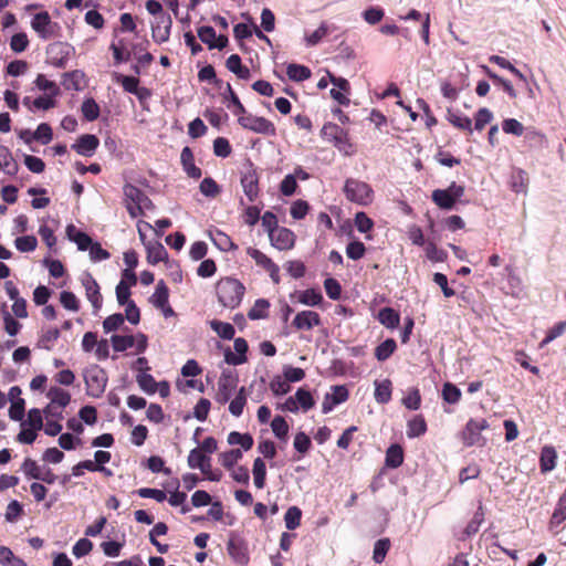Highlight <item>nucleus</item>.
Listing matches in <instances>:
<instances>
[{
	"instance_id": "54",
	"label": "nucleus",
	"mask_w": 566,
	"mask_h": 566,
	"mask_svg": "<svg viewBox=\"0 0 566 566\" xmlns=\"http://www.w3.org/2000/svg\"><path fill=\"white\" fill-rule=\"evenodd\" d=\"M390 548V541L388 538H380L375 543L373 559L375 563L380 564L384 562Z\"/></svg>"
},
{
	"instance_id": "12",
	"label": "nucleus",
	"mask_w": 566,
	"mask_h": 566,
	"mask_svg": "<svg viewBox=\"0 0 566 566\" xmlns=\"http://www.w3.org/2000/svg\"><path fill=\"white\" fill-rule=\"evenodd\" d=\"M81 282L85 289L86 297L91 302L94 312L96 313L97 311L101 310L103 304V297L99 292V285L90 273H84L82 275Z\"/></svg>"
},
{
	"instance_id": "62",
	"label": "nucleus",
	"mask_w": 566,
	"mask_h": 566,
	"mask_svg": "<svg viewBox=\"0 0 566 566\" xmlns=\"http://www.w3.org/2000/svg\"><path fill=\"white\" fill-rule=\"evenodd\" d=\"M442 397L449 403H457L461 398V391L455 385L446 382L442 388Z\"/></svg>"
},
{
	"instance_id": "36",
	"label": "nucleus",
	"mask_w": 566,
	"mask_h": 566,
	"mask_svg": "<svg viewBox=\"0 0 566 566\" xmlns=\"http://www.w3.org/2000/svg\"><path fill=\"white\" fill-rule=\"evenodd\" d=\"M447 118L454 127L472 133V120L470 117L448 109Z\"/></svg>"
},
{
	"instance_id": "56",
	"label": "nucleus",
	"mask_w": 566,
	"mask_h": 566,
	"mask_svg": "<svg viewBox=\"0 0 566 566\" xmlns=\"http://www.w3.org/2000/svg\"><path fill=\"white\" fill-rule=\"evenodd\" d=\"M125 322V317L120 313H115L106 317L103 322V329L105 333L117 331Z\"/></svg>"
},
{
	"instance_id": "39",
	"label": "nucleus",
	"mask_w": 566,
	"mask_h": 566,
	"mask_svg": "<svg viewBox=\"0 0 566 566\" xmlns=\"http://www.w3.org/2000/svg\"><path fill=\"white\" fill-rule=\"evenodd\" d=\"M490 62L499 65L502 69H505V70L510 71L521 82H523L525 85H527L526 76L518 69H516L510 61H507L506 59H504V57H502L500 55H492L490 57Z\"/></svg>"
},
{
	"instance_id": "10",
	"label": "nucleus",
	"mask_w": 566,
	"mask_h": 566,
	"mask_svg": "<svg viewBox=\"0 0 566 566\" xmlns=\"http://www.w3.org/2000/svg\"><path fill=\"white\" fill-rule=\"evenodd\" d=\"M488 428L485 419H470L462 431L463 443L467 447L478 444L482 439L481 432Z\"/></svg>"
},
{
	"instance_id": "13",
	"label": "nucleus",
	"mask_w": 566,
	"mask_h": 566,
	"mask_svg": "<svg viewBox=\"0 0 566 566\" xmlns=\"http://www.w3.org/2000/svg\"><path fill=\"white\" fill-rule=\"evenodd\" d=\"M269 238L271 245L280 251L291 250L295 244L294 232L285 227H281L271 233Z\"/></svg>"
},
{
	"instance_id": "29",
	"label": "nucleus",
	"mask_w": 566,
	"mask_h": 566,
	"mask_svg": "<svg viewBox=\"0 0 566 566\" xmlns=\"http://www.w3.org/2000/svg\"><path fill=\"white\" fill-rule=\"evenodd\" d=\"M46 397L50 399V403H53V406L62 409L65 408L71 401V395L59 387H51L46 394Z\"/></svg>"
},
{
	"instance_id": "43",
	"label": "nucleus",
	"mask_w": 566,
	"mask_h": 566,
	"mask_svg": "<svg viewBox=\"0 0 566 566\" xmlns=\"http://www.w3.org/2000/svg\"><path fill=\"white\" fill-rule=\"evenodd\" d=\"M210 326L220 338L230 340L234 337L235 331L230 323L213 319L210 322Z\"/></svg>"
},
{
	"instance_id": "58",
	"label": "nucleus",
	"mask_w": 566,
	"mask_h": 566,
	"mask_svg": "<svg viewBox=\"0 0 566 566\" xmlns=\"http://www.w3.org/2000/svg\"><path fill=\"white\" fill-rule=\"evenodd\" d=\"M33 137L42 145H48L53 138L51 126L46 123L40 124L36 130L33 133Z\"/></svg>"
},
{
	"instance_id": "27",
	"label": "nucleus",
	"mask_w": 566,
	"mask_h": 566,
	"mask_svg": "<svg viewBox=\"0 0 566 566\" xmlns=\"http://www.w3.org/2000/svg\"><path fill=\"white\" fill-rule=\"evenodd\" d=\"M146 250L147 261L150 264H157L164 261L168 255L165 247L158 241L148 242L146 244Z\"/></svg>"
},
{
	"instance_id": "40",
	"label": "nucleus",
	"mask_w": 566,
	"mask_h": 566,
	"mask_svg": "<svg viewBox=\"0 0 566 566\" xmlns=\"http://www.w3.org/2000/svg\"><path fill=\"white\" fill-rule=\"evenodd\" d=\"M396 348L397 344L395 339L388 338L376 347L375 356L379 361H385L394 354Z\"/></svg>"
},
{
	"instance_id": "23",
	"label": "nucleus",
	"mask_w": 566,
	"mask_h": 566,
	"mask_svg": "<svg viewBox=\"0 0 566 566\" xmlns=\"http://www.w3.org/2000/svg\"><path fill=\"white\" fill-rule=\"evenodd\" d=\"M557 453L554 447L544 446L541 450L539 468L543 473L551 472L556 467Z\"/></svg>"
},
{
	"instance_id": "17",
	"label": "nucleus",
	"mask_w": 566,
	"mask_h": 566,
	"mask_svg": "<svg viewBox=\"0 0 566 566\" xmlns=\"http://www.w3.org/2000/svg\"><path fill=\"white\" fill-rule=\"evenodd\" d=\"M228 553L231 558L240 566L248 565L250 560L248 546L242 539L231 538L228 542Z\"/></svg>"
},
{
	"instance_id": "49",
	"label": "nucleus",
	"mask_w": 566,
	"mask_h": 566,
	"mask_svg": "<svg viewBox=\"0 0 566 566\" xmlns=\"http://www.w3.org/2000/svg\"><path fill=\"white\" fill-rule=\"evenodd\" d=\"M224 99H229V102H230L228 104L229 108L231 107V105L234 107L232 111L234 115H242L245 113L244 106L240 102L238 95L232 90V86L230 83H227V85H226Z\"/></svg>"
},
{
	"instance_id": "1",
	"label": "nucleus",
	"mask_w": 566,
	"mask_h": 566,
	"mask_svg": "<svg viewBox=\"0 0 566 566\" xmlns=\"http://www.w3.org/2000/svg\"><path fill=\"white\" fill-rule=\"evenodd\" d=\"M216 292L219 303L233 310L241 304L245 287L239 280L228 276L218 281Z\"/></svg>"
},
{
	"instance_id": "16",
	"label": "nucleus",
	"mask_w": 566,
	"mask_h": 566,
	"mask_svg": "<svg viewBox=\"0 0 566 566\" xmlns=\"http://www.w3.org/2000/svg\"><path fill=\"white\" fill-rule=\"evenodd\" d=\"M292 324L298 331H310L321 324V316L314 311H302L295 315Z\"/></svg>"
},
{
	"instance_id": "41",
	"label": "nucleus",
	"mask_w": 566,
	"mask_h": 566,
	"mask_svg": "<svg viewBox=\"0 0 566 566\" xmlns=\"http://www.w3.org/2000/svg\"><path fill=\"white\" fill-rule=\"evenodd\" d=\"M136 381L139 388L148 395H153L158 389V384L155 378L148 373H139L136 376Z\"/></svg>"
},
{
	"instance_id": "3",
	"label": "nucleus",
	"mask_w": 566,
	"mask_h": 566,
	"mask_svg": "<svg viewBox=\"0 0 566 566\" xmlns=\"http://www.w3.org/2000/svg\"><path fill=\"white\" fill-rule=\"evenodd\" d=\"M83 377L86 386V394L93 398L102 397L108 381L105 369L98 365L88 366L84 369Z\"/></svg>"
},
{
	"instance_id": "19",
	"label": "nucleus",
	"mask_w": 566,
	"mask_h": 566,
	"mask_svg": "<svg viewBox=\"0 0 566 566\" xmlns=\"http://www.w3.org/2000/svg\"><path fill=\"white\" fill-rule=\"evenodd\" d=\"M234 350L238 355L233 354L230 349L224 353V360L229 365H241L247 361L245 353L248 352V343L244 338H235L234 339Z\"/></svg>"
},
{
	"instance_id": "52",
	"label": "nucleus",
	"mask_w": 566,
	"mask_h": 566,
	"mask_svg": "<svg viewBox=\"0 0 566 566\" xmlns=\"http://www.w3.org/2000/svg\"><path fill=\"white\" fill-rule=\"evenodd\" d=\"M294 398L296 399V402H297L298 407L303 411L310 410L315 405V401H314L311 392L308 390H306V389H303V388H298L296 390V392L294 395Z\"/></svg>"
},
{
	"instance_id": "24",
	"label": "nucleus",
	"mask_w": 566,
	"mask_h": 566,
	"mask_svg": "<svg viewBox=\"0 0 566 566\" xmlns=\"http://www.w3.org/2000/svg\"><path fill=\"white\" fill-rule=\"evenodd\" d=\"M336 27L327 22H322L321 25L311 34L305 35V44L308 48L317 45L326 35L334 32Z\"/></svg>"
},
{
	"instance_id": "37",
	"label": "nucleus",
	"mask_w": 566,
	"mask_h": 566,
	"mask_svg": "<svg viewBox=\"0 0 566 566\" xmlns=\"http://www.w3.org/2000/svg\"><path fill=\"white\" fill-rule=\"evenodd\" d=\"M228 442L231 446H240L245 451L253 447V438L250 433L232 431L228 436Z\"/></svg>"
},
{
	"instance_id": "5",
	"label": "nucleus",
	"mask_w": 566,
	"mask_h": 566,
	"mask_svg": "<svg viewBox=\"0 0 566 566\" xmlns=\"http://www.w3.org/2000/svg\"><path fill=\"white\" fill-rule=\"evenodd\" d=\"M344 193L346 198L359 206H368L374 200V190L361 180L348 178L344 185Z\"/></svg>"
},
{
	"instance_id": "21",
	"label": "nucleus",
	"mask_w": 566,
	"mask_h": 566,
	"mask_svg": "<svg viewBox=\"0 0 566 566\" xmlns=\"http://www.w3.org/2000/svg\"><path fill=\"white\" fill-rule=\"evenodd\" d=\"M507 273L506 293L513 297L520 298L524 294V285L522 279L514 272L512 266L505 268Z\"/></svg>"
},
{
	"instance_id": "30",
	"label": "nucleus",
	"mask_w": 566,
	"mask_h": 566,
	"mask_svg": "<svg viewBox=\"0 0 566 566\" xmlns=\"http://www.w3.org/2000/svg\"><path fill=\"white\" fill-rule=\"evenodd\" d=\"M378 321L387 328L394 329L399 325L400 315L391 307H384L378 313Z\"/></svg>"
},
{
	"instance_id": "26",
	"label": "nucleus",
	"mask_w": 566,
	"mask_h": 566,
	"mask_svg": "<svg viewBox=\"0 0 566 566\" xmlns=\"http://www.w3.org/2000/svg\"><path fill=\"white\" fill-rule=\"evenodd\" d=\"M85 74L80 70H75L69 73H64L62 85L65 90L80 91L84 85Z\"/></svg>"
},
{
	"instance_id": "38",
	"label": "nucleus",
	"mask_w": 566,
	"mask_h": 566,
	"mask_svg": "<svg viewBox=\"0 0 566 566\" xmlns=\"http://www.w3.org/2000/svg\"><path fill=\"white\" fill-rule=\"evenodd\" d=\"M253 481L258 489H263L265 485L266 478V465L261 458H256L253 462Z\"/></svg>"
},
{
	"instance_id": "48",
	"label": "nucleus",
	"mask_w": 566,
	"mask_h": 566,
	"mask_svg": "<svg viewBox=\"0 0 566 566\" xmlns=\"http://www.w3.org/2000/svg\"><path fill=\"white\" fill-rule=\"evenodd\" d=\"M111 342L115 352H125L135 345V337L133 335H113Z\"/></svg>"
},
{
	"instance_id": "22",
	"label": "nucleus",
	"mask_w": 566,
	"mask_h": 566,
	"mask_svg": "<svg viewBox=\"0 0 566 566\" xmlns=\"http://www.w3.org/2000/svg\"><path fill=\"white\" fill-rule=\"evenodd\" d=\"M180 160L184 170L190 178L198 179L201 177V169L195 165L193 154L189 147H185L181 150Z\"/></svg>"
},
{
	"instance_id": "47",
	"label": "nucleus",
	"mask_w": 566,
	"mask_h": 566,
	"mask_svg": "<svg viewBox=\"0 0 566 566\" xmlns=\"http://www.w3.org/2000/svg\"><path fill=\"white\" fill-rule=\"evenodd\" d=\"M84 118L88 122H93L99 116V106L93 98H86L83 101L81 106Z\"/></svg>"
},
{
	"instance_id": "57",
	"label": "nucleus",
	"mask_w": 566,
	"mask_h": 566,
	"mask_svg": "<svg viewBox=\"0 0 566 566\" xmlns=\"http://www.w3.org/2000/svg\"><path fill=\"white\" fill-rule=\"evenodd\" d=\"M426 255L432 262H444L448 258L447 252L439 249L433 242H427Z\"/></svg>"
},
{
	"instance_id": "42",
	"label": "nucleus",
	"mask_w": 566,
	"mask_h": 566,
	"mask_svg": "<svg viewBox=\"0 0 566 566\" xmlns=\"http://www.w3.org/2000/svg\"><path fill=\"white\" fill-rule=\"evenodd\" d=\"M323 301V295L318 290L308 289L300 292L298 302L307 306L319 305Z\"/></svg>"
},
{
	"instance_id": "60",
	"label": "nucleus",
	"mask_w": 566,
	"mask_h": 566,
	"mask_svg": "<svg viewBox=\"0 0 566 566\" xmlns=\"http://www.w3.org/2000/svg\"><path fill=\"white\" fill-rule=\"evenodd\" d=\"M200 192L209 198H214L220 192V187L218 184L210 177H206L200 182Z\"/></svg>"
},
{
	"instance_id": "18",
	"label": "nucleus",
	"mask_w": 566,
	"mask_h": 566,
	"mask_svg": "<svg viewBox=\"0 0 566 566\" xmlns=\"http://www.w3.org/2000/svg\"><path fill=\"white\" fill-rule=\"evenodd\" d=\"M241 186L250 202L259 196V176L254 169L248 170L241 178Z\"/></svg>"
},
{
	"instance_id": "31",
	"label": "nucleus",
	"mask_w": 566,
	"mask_h": 566,
	"mask_svg": "<svg viewBox=\"0 0 566 566\" xmlns=\"http://www.w3.org/2000/svg\"><path fill=\"white\" fill-rule=\"evenodd\" d=\"M403 462V450L399 444H391L386 451L385 463L388 468L397 469Z\"/></svg>"
},
{
	"instance_id": "50",
	"label": "nucleus",
	"mask_w": 566,
	"mask_h": 566,
	"mask_svg": "<svg viewBox=\"0 0 566 566\" xmlns=\"http://www.w3.org/2000/svg\"><path fill=\"white\" fill-rule=\"evenodd\" d=\"M528 184L527 174L523 169H517L512 175L511 187L515 192L526 191Z\"/></svg>"
},
{
	"instance_id": "8",
	"label": "nucleus",
	"mask_w": 566,
	"mask_h": 566,
	"mask_svg": "<svg viewBox=\"0 0 566 566\" xmlns=\"http://www.w3.org/2000/svg\"><path fill=\"white\" fill-rule=\"evenodd\" d=\"M238 382L239 378L234 371L223 370L218 380L216 401L220 405L227 403L235 391Z\"/></svg>"
},
{
	"instance_id": "20",
	"label": "nucleus",
	"mask_w": 566,
	"mask_h": 566,
	"mask_svg": "<svg viewBox=\"0 0 566 566\" xmlns=\"http://www.w3.org/2000/svg\"><path fill=\"white\" fill-rule=\"evenodd\" d=\"M188 465L191 469H200L203 474H208L210 465V458L207 457L200 449L195 448L189 452Z\"/></svg>"
},
{
	"instance_id": "55",
	"label": "nucleus",
	"mask_w": 566,
	"mask_h": 566,
	"mask_svg": "<svg viewBox=\"0 0 566 566\" xmlns=\"http://www.w3.org/2000/svg\"><path fill=\"white\" fill-rule=\"evenodd\" d=\"M14 245L20 252H32L38 245V240L34 235L19 237L15 239Z\"/></svg>"
},
{
	"instance_id": "6",
	"label": "nucleus",
	"mask_w": 566,
	"mask_h": 566,
	"mask_svg": "<svg viewBox=\"0 0 566 566\" xmlns=\"http://www.w3.org/2000/svg\"><path fill=\"white\" fill-rule=\"evenodd\" d=\"M464 186L451 182L447 189H436L432 191V201L443 210L454 208L457 201L464 195Z\"/></svg>"
},
{
	"instance_id": "11",
	"label": "nucleus",
	"mask_w": 566,
	"mask_h": 566,
	"mask_svg": "<svg viewBox=\"0 0 566 566\" xmlns=\"http://www.w3.org/2000/svg\"><path fill=\"white\" fill-rule=\"evenodd\" d=\"M172 28V19L167 14H161L151 22V38L158 43H165L169 40Z\"/></svg>"
},
{
	"instance_id": "32",
	"label": "nucleus",
	"mask_w": 566,
	"mask_h": 566,
	"mask_svg": "<svg viewBox=\"0 0 566 566\" xmlns=\"http://www.w3.org/2000/svg\"><path fill=\"white\" fill-rule=\"evenodd\" d=\"M286 74L294 82H303L311 77V70L302 64L291 63L286 67Z\"/></svg>"
},
{
	"instance_id": "25",
	"label": "nucleus",
	"mask_w": 566,
	"mask_h": 566,
	"mask_svg": "<svg viewBox=\"0 0 566 566\" xmlns=\"http://www.w3.org/2000/svg\"><path fill=\"white\" fill-rule=\"evenodd\" d=\"M209 238L213 244L223 252L237 249V245L232 242L231 238L219 229H213L208 232Z\"/></svg>"
},
{
	"instance_id": "15",
	"label": "nucleus",
	"mask_w": 566,
	"mask_h": 566,
	"mask_svg": "<svg viewBox=\"0 0 566 566\" xmlns=\"http://www.w3.org/2000/svg\"><path fill=\"white\" fill-rule=\"evenodd\" d=\"M98 145L99 140L95 135L84 134L80 136L76 143L72 145V149H74L81 156L92 157L95 154Z\"/></svg>"
},
{
	"instance_id": "46",
	"label": "nucleus",
	"mask_w": 566,
	"mask_h": 566,
	"mask_svg": "<svg viewBox=\"0 0 566 566\" xmlns=\"http://www.w3.org/2000/svg\"><path fill=\"white\" fill-rule=\"evenodd\" d=\"M247 254L254 260L255 264L268 271L274 262L266 254L255 248H248Z\"/></svg>"
},
{
	"instance_id": "4",
	"label": "nucleus",
	"mask_w": 566,
	"mask_h": 566,
	"mask_svg": "<svg viewBox=\"0 0 566 566\" xmlns=\"http://www.w3.org/2000/svg\"><path fill=\"white\" fill-rule=\"evenodd\" d=\"M322 136L324 139L332 143L343 155H354V145L352 144L347 132L338 125L333 123L325 124L322 128Z\"/></svg>"
},
{
	"instance_id": "7",
	"label": "nucleus",
	"mask_w": 566,
	"mask_h": 566,
	"mask_svg": "<svg viewBox=\"0 0 566 566\" xmlns=\"http://www.w3.org/2000/svg\"><path fill=\"white\" fill-rule=\"evenodd\" d=\"M31 27L42 40H51L60 36V24L52 21L46 11L34 14L31 20Z\"/></svg>"
},
{
	"instance_id": "14",
	"label": "nucleus",
	"mask_w": 566,
	"mask_h": 566,
	"mask_svg": "<svg viewBox=\"0 0 566 566\" xmlns=\"http://www.w3.org/2000/svg\"><path fill=\"white\" fill-rule=\"evenodd\" d=\"M331 392L324 396L322 403V412H331L337 405L345 402L348 399V390L345 386H333Z\"/></svg>"
},
{
	"instance_id": "53",
	"label": "nucleus",
	"mask_w": 566,
	"mask_h": 566,
	"mask_svg": "<svg viewBox=\"0 0 566 566\" xmlns=\"http://www.w3.org/2000/svg\"><path fill=\"white\" fill-rule=\"evenodd\" d=\"M486 73H488V76L493 81V83L497 86H501L505 93H507V95L511 97V98H516L517 96V93L515 91V88L513 87L512 83L509 82L507 80L499 76L497 74L493 73L491 70L486 69Z\"/></svg>"
},
{
	"instance_id": "33",
	"label": "nucleus",
	"mask_w": 566,
	"mask_h": 566,
	"mask_svg": "<svg viewBox=\"0 0 566 566\" xmlns=\"http://www.w3.org/2000/svg\"><path fill=\"white\" fill-rule=\"evenodd\" d=\"M169 291L164 281L158 282L154 294L150 296L151 304L157 308H164L168 304Z\"/></svg>"
},
{
	"instance_id": "64",
	"label": "nucleus",
	"mask_w": 566,
	"mask_h": 566,
	"mask_svg": "<svg viewBox=\"0 0 566 566\" xmlns=\"http://www.w3.org/2000/svg\"><path fill=\"white\" fill-rule=\"evenodd\" d=\"M502 129L505 134H512L515 136H522L525 132L524 126L515 118L504 119L502 123Z\"/></svg>"
},
{
	"instance_id": "45",
	"label": "nucleus",
	"mask_w": 566,
	"mask_h": 566,
	"mask_svg": "<svg viewBox=\"0 0 566 566\" xmlns=\"http://www.w3.org/2000/svg\"><path fill=\"white\" fill-rule=\"evenodd\" d=\"M247 403L245 388L241 387L237 396L230 401L229 411L234 417H240Z\"/></svg>"
},
{
	"instance_id": "61",
	"label": "nucleus",
	"mask_w": 566,
	"mask_h": 566,
	"mask_svg": "<svg viewBox=\"0 0 566 566\" xmlns=\"http://www.w3.org/2000/svg\"><path fill=\"white\" fill-rule=\"evenodd\" d=\"M270 388L275 396H281L287 394L291 386L285 377L283 378L277 375L271 380Z\"/></svg>"
},
{
	"instance_id": "44",
	"label": "nucleus",
	"mask_w": 566,
	"mask_h": 566,
	"mask_svg": "<svg viewBox=\"0 0 566 566\" xmlns=\"http://www.w3.org/2000/svg\"><path fill=\"white\" fill-rule=\"evenodd\" d=\"M375 399L379 403H387L391 399V382L386 379L381 382L376 381Z\"/></svg>"
},
{
	"instance_id": "35",
	"label": "nucleus",
	"mask_w": 566,
	"mask_h": 566,
	"mask_svg": "<svg viewBox=\"0 0 566 566\" xmlns=\"http://www.w3.org/2000/svg\"><path fill=\"white\" fill-rule=\"evenodd\" d=\"M270 303L265 298H258L254 305L248 312V317L252 321L266 318L269 315Z\"/></svg>"
},
{
	"instance_id": "28",
	"label": "nucleus",
	"mask_w": 566,
	"mask_h": 566,
	"mask_svg": "<svg viewBox=\"0 0 566 566\" xmlns=\"http://www.w3.org/2000/svg\"><path fill=\"white\" fill-rule=\"evenodd\" d=\"M0 158L1 169H3L7 175L14 176L19 170V166L11 151L6 146H0Z\"/></svg>"
},
{
	"instance_id": "51",
	"label": "nucleus",
	"mask_w": 566,
	"mask_h": 566,
	"mask_svg": "<svg viewBox=\"0 0 566 566\" xmlns=\"http://www.w3.org/2000/svg\"><path fill=\"white\" fill-rule=\"evenodd\" d=\"M302 512L297 506H291L284 514L285 527L290 531L295 530L301 523Z\"/></svg>"
},
{
	"instance_id": "2",
	"label": "nucleus",
	"mask_w": 566,
	"mask_h": 566,
	"mask_svg": "<svg viewBox=\"0 0 566 566\" xmlns=\"http://www.w3.org/2000/svg\"><path fill=\"white\" fill-rule=\"evenodd\" d=\"M124 203L130 218L135 219L144 214V210L155 208L153 201L138 187L126 184L123 187Z\"/></svg>"
},
{
	"instance_id": "9",
	"label": "nucleus",
	"mask_w": 566,
	"mask_h": 566,
	"mask_svg": "<svg viewBox=\"0 0 566 566\" xmlns=\"http://www.w3.org/2000/svg\"><path fill=\"white\" fill-rule=\"evenodd\" d=\"M238 120L243 128L258 134L274 136L276 133L274 124L265 117L248 115L240 116Z\"/></svg>"
},
{
	"instance_id": "63",
	"label": "nucleus",
	"mask_w": 566,
	"mask_h": 566,
	"mask_svg": "<svg viewBox=\"0 0 566 566\" xmlns=\"http://www.w3.org/2000/svg\"><path fill=\"white\" fill-rule=\"evenodd\" d=\"M273 433L279 439H285L289 432V424L285 419L281 416L274 417L271 422Z\"/></svg>"
},
{
	"instance_id": "59",
	"label": "nucleus",
	"mask_w": 566,
	"mask_h": 566,
	"mask_svg": "<svg viewBox=\"0 0 566 566\" xmlns=\"http://www.w3.org/2000/svg\"><path fill=\"white\" fill-rule=\"evenodd\" d=\"M242 458V452L239 449H232L227 452H222L220 454V462L221 464L227 468L231 469L234 467V464Z\"/></svg>"
},
{
	"instance_id": "34",
	"label": "nucleus",
	"mask_w": 566,
	"mask_h": 566,
	"mask_svg": "<svg viewBox=\"0 0 566 566\" xmlns=\"http://www.w3.org/2000/svg\"><path fill=\"white\" fill-rule=\"evenodd\" d=\"M427 431V423L422 416H416L408 421L407 437L417 438L424 434Z\"/></svg>"
}]
</instances>
